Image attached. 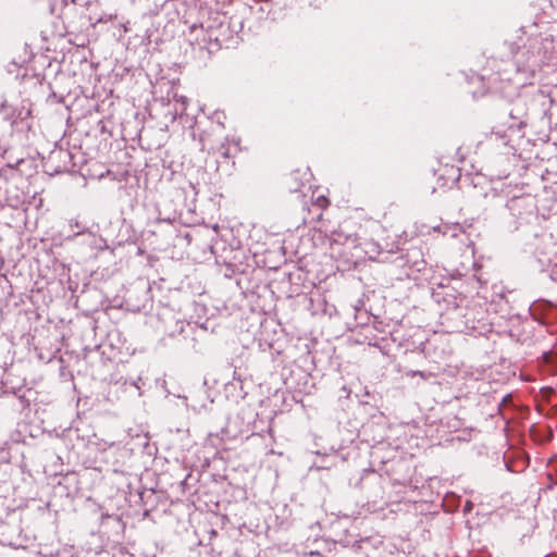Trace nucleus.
Here are the masks:
<instances>
[{
  "instance_id": "nucleus-1",
  "label": "nucleus",
  "mask_w": 557,
  "mask_h": 557,
  "mask_svg": "<svg viewBox=\"0 0 557 557\" xmlns=\"http://www.w3.org/2000/svg\"><path fill=\"white\" fill-rule=\"evenodd\" d=\"M364 252L368 253L370 258H373V255L380 253V247L374 242L364 243Z\"/></svg>"
},
{
  "instance_id": "nucleus-2",
  "label": "nucleus",
  "mask_w": 557,
  "mask_h": 557,
  "mask_svg": "<svg viewBox=\"0 0 557 557\" xmlns=\"http://www.w3.org/2000/svg\"><path fill=\"white\" fill-rule=\"evenodd\" d=\"M414 374H418L419 376L424 377V373L421 371H417V372H414Z\"/></svg>"
}]
</instances>
